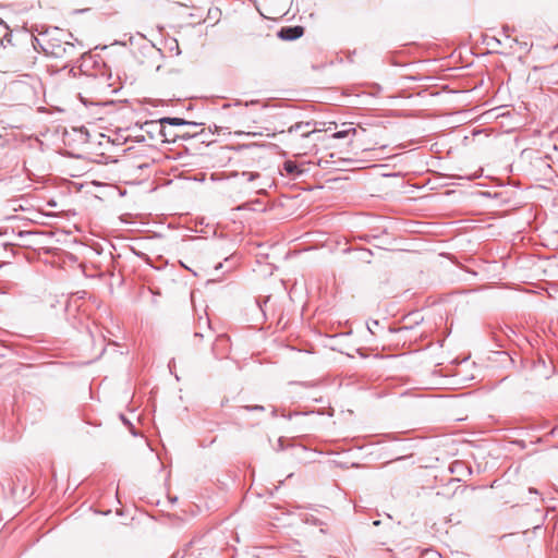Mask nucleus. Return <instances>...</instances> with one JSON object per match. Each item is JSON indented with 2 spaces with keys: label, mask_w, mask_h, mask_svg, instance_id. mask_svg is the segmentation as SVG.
<instances>
[{
  "label": "nucleus",
  "mask_w": 558,
  "mask_h": 558,
  "mask_svg": "<svg viewBox=\"0 0 558 558\" xmlns=\"http://www.w3.org/2000/svg\"><path fill=\"white\" fill-rule=\"evenodd\" d=\"M337 129V124L336 123H330L329 126L326 129V131H333Z\"/></svg>",
  "instance_id": "nucleus-10"
},
{
  "label": "nucleus",
  "mask_w": 558,
  "mask_h": 558,
  "mask_svg": "<svg viewBox=\"0 0 558 558\" xmlns=\"http://www.w3.org/2000/svg\"><path fill=\"white\" fill-rule=\"evenodd\" d=\"M169 123L171 125H183L186 124V122L180 118H163L161 120V124Z\"/></svg>",
  "instance_id": "nucleus-8"
},
{
  "label": "nucleus",
  "mask_w": 558,
  "mask_h": 558,
  "mask_svg": "<svg viewBox=\"0 0 558 558\" xmlns=\"http://www.w3.org/2000/svg\"><path fill=\"white\" fill-rule=\"evenodd\" d=\"M283 169L290 175H298L302 172L299 166L293 161H286L283 163Z\"/></svg>",
  "instance_id": "nucleus-6"
},
{
  "label": "nucleus",
  "mask_w": 558,
  "mask_h": 558,
  "mask_svg": "<svg viewBox=\"0 0 558 558\" xmlns=\"http://www.w3.org/2000/svg\"><path fill=\"white\" fill-rule=\"evenodd\" d=\"M13 100L19 105L32 106L37 101V92L34 86L23 82H13L10 87Z\"/></svg>",
  "instance_id": "nucleus-3"
},
{
  "label": "nucleus",
  "mask_w": 558,
  "mask_h": 558,
  "mask_svg": "<svg viewBox=\"0 0 558 558\" xmlns=\"http://www.w3.org/2000/svg\"><path fill=\"white\" fill-rule=\"evenodd\" d=\"M387 145L385 143H383L381 140L379 138H375L374 141H372L371 143L368 144H364V149L365 150H371V149H374L376 147H380V148H385Z\"/></svg>",
  "instance_id": "nucleus-7"
},
{
  "label": "nucleus",
  "mask_w": 558,
  "mask_h": 558,
  "mask_svg": "<svg viewBox=\"0 0 558 558\" xmlns=\"http://www.w3.org/2000/svg\"><path fill=\"white\" fill-rule=\"evenodd\" d=\"M320 130H316L310 122H298L291 125L287 131H280V142L288 148L298 151L299 155H305L308 147L304 145V141L313 136L320 138Z\"/></svg>",
  "instance_id": "nucleus-1"
},
{
  "label": "nucleus",
  "mask_w": 558,
  "mask_h": 558,
  "mask_svg": "<svg viewBox=\"0 0 558 558\" xmlns=\"http://www.w3.org/2000/svg\"><path fill=\"white\" fill-rule=\"evenodd\" d=\"M304 28L302 26H289V27H282L278 36L283 40H294L303 36Z\"/></svg>",
  "instance_id": "nucleus-4"
},
{
  "label": "nucleus",
  "mask_w": 558,
  "mask_h": 558,
  "mask_svg": "<svg viewBox=\"0 0 558 558\" xmlns=\"http://www.w3.org/2000/svg\"><path fill=\"white\" fill-rule=\"evenodd\" d=\"M2 26V21L0 20V27Z\"/></svg>",
  "instance_id": "nucleus-13"
},
{
  "label": "nucleus",
  "mask_w": 558,
  "mask_h": 558,
  "mask_svg": "<svg viewBox=\"0 0 558 558\" xmlns=\"http://www.w3.org/2000/svg\"><path fill=\"white\" fill-rule=\"evenodd\" d=\"M500 499H502L501 500L502 505L510 504L512 501V499H506L504 496H501Z\"/></svg>",
  "instance_id": "nucleus-11"
},
{
  "label": "nucleus",
  "mask_w": 558,
  "mask_h": 558,
  "mask_svg": "<svg viewBox=\"0 0 558 558\" xmlns=\"http://www.w3.org/2000/svg\"><path fill=\"white\" fill-rule=\"evenodd\" d=\"M344 129L341 131L333 132L332 137L333 138H344L349 135L357 136L359 130L355 128H352L351 124H343Z\"/></svg>",
  "instance_id": "nucleus-5"
},
{
  "label": "nucleus",
  "mask_w": 558,
  "mask_h": 558,
  "mask_svg": "<svg viewBox=\"0 0 558 558\" xmlns=\"http://www.w3.org/2000/svg\"><path fill=\"white\" fill-rule=\"evenodd\" d=\"M243 116L247 120L252 121L254 124H260V125L254 126L251 124H246L243 130L234 131L235 134H247V135H253V136H263V135L275 136L276 135L275 129L270 128L268 125L269 124L268 120L263 119L262 117L255 118L251 114V112L248 110H245Z\"/></svg>",
  "instance_id": "nucleus-2"
},
{
  "label": "nucleus",
  "mask_w": 558,
  "mask_h": 558,
  "mask_svg": "<svg viewBox=\"0 0 558 558\" xmlns=\"http://www.w3.org/2000/svg\"><path fill=\"white\" fill-rule=\"evenodd\" d=\"M359 130H360L361 132H363V133H365V132H366V129H364V128H362V126H360V128H359Z\"/></svg>",
  "instance_id": "nucleus-12"
},
{
  "label": "nucleus",
  "mask_w": 558,
  "mask_h": 558,
  "mask_svg": "<svg viewBox=\"0 0 558 558\" xmlns=\"http://www.w3.org/2000/svg\"><path fill=\"white\" fill-rule=\"evenodd\" d=\"M242 175H243V178H245L247 181H252V180H254V179H256V178H258V177H259V174H258V173H254V172H243V174H242Z\"/></svg>",
  "instance_id": "nucleus-9"
}]
</instances>
